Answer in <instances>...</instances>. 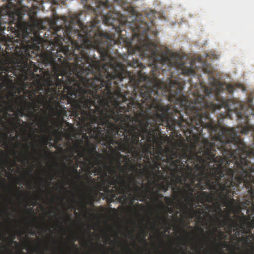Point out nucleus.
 <instances>
[{
	"mask_svg": "<svg viewBox=\"0 0 254 254\" xmlns=\"http://www.w3.org/2000/svg\"><path fill=\"white\" fill-rule=\"evenodd\" d=\"M198 230L202 233H204V229L202 228H198Z\"/></svg>",
	"mask_w": 254,
	"mask_h": 254,
	"instance_id": "nucleus-33",
	"label": "nucleus"
},
{
	"mask_svg": "<svg viewBox=\"0 0 254 254\" xmlns=\"http://www.w3.org/2000/svg\"><path fill=\"white\" fill-rule=\"evenodd\" d=\"M56 132L57 133H59L60 134H62L63 133V132L62 131H61V132H59L58 131V129L56 130Z\"/></svg>",
	"mask_w": 254,
	"mask_h": 254,
	"instance_id": "nucleus-36",
	"label": "nucleus"
},
{
	"mask_svg": "<svg viewBox=\"0 0 254 254\" xmlns=\"http://www.w3.org/2000/svg\"><path fill=\"white\" fill-rule=\"evenodd\" d=\"M31 20L32 21L34 26L39 29H43V21L41 19H39L34 17H31Z\"/></svg>",
	"mask_w": 254,
	"mask_h": 254,
	"instance_id": "nucleus-18",
	"label": "nucleus"
},
{
	"mask_svg": "<svg viewBox=\"0 0 254 254\" xmlns=\"http://www.w3.org/2000/svg\"><path fill=\"white\" fill-rule=\"evenodd\" d=\"M217 163L213 162L201 165L194 167L187 166L183 174L173 180L174 198L176 200L185 199L188 205H194V193L198 190L208 188L213 191L216 189L217 181H215L218 172Z\"/></svg>",
	"mask_w": 254,
	"mask_h": 254,
	"instance_id": "nucleus-5",
	"label": "nucleus"
},
{
	"mask_svg": "<svg viewBox=\"0 0 254 254\" xmlns=\"http://www.w3.org/2000/svg\"><path fill=\"white\" fill-rule=\"evenodd\" d=\"M25 147H26V153L25 154L24 153H21V156L22 158H23L25 160H27L29 158V146L27 145H25Z\"/></svg>",
	"mask_w": 254,
	"mask_h": 254,
	"instance_id": "nucleus-23",
	"label": "nucleus"
},
{
	"mask_svg": "<svg viewBox=\"0 0 254 254\" xmlns=\"http://www.w3.org/2000/svg\"><path fill=\"white\" fill-rule=\"evenodd\" d=\"M81 145L76 144L70 147L72 153L69 156L71 159L74 154H78L80 157H84L85 162L86 172L89 174L95 175L102 170L101 165L103 163L104 155L97 151V146L94 144L88 145L86 149L80 150Z\"/></svg>",
	"mask_w": 254,
	"mask_h": 254,
	"instance_id": "nucleus-6",
	"label": "nucleus"
},
{
	"mask_svg": "<svg viewBox=\"0 0 254 254\" xmlns=\"http://www.w3.org/2000/svg\"><path fill=\"white\" fill-rule=\"evenodd\" d=\"M63 165L66 170H68L69 172L67 175V176H71L73 173L76 174L78 177H80L79 173L77 170V168L74 167H71L69 168L64 163H63Z\"/></svg>",
	"mask_w": 254,
	"mask_h": 254,
	"instance_id": "nucleus-15",
	"label": "nucleus"
},
{
	"mask_svg": "<svg viewBox=\"0 0 254 254\" xmlns=\"http://www.w3.org/2000/svg\"><path fill=\"white\" fill-rule=\"evenodd\" d=\"M251 227L252 228H254V217H252L251 221Z\"/></svg>",
	"mask_w": 254,
	"mask_h": 254,
	"instance_id": "nucleus-29",
	"label": "nucleus"
},
{
	"mask_svg": "<svg viewBox=\"0 0 254 254\" xmlns=\"http://www.w3.org/2000/svg\"><path fill=\"white\" fill-rule=\"evenodd\" d=\"M203 191H200L197 192V196L196 197L197 200V203L198 204H201L205 206L206 209H204L202 208H197L196 210L194 209V212L195 214V218L198 220V221H202L205 219V216H206L207 217H209L210 219L212 221L214 220V218L212 216H211L210 214L207 211V210L208 209H210L211 208V206L209 204H206V203H210V202H204V203H201L199 200V195L200 193L202 192Z\"/></svg>",
	"mask_w": 254,
	"mask_h": 254,
	"instance_id": "nucleus-9",
	"label": "nucleus"
},
{
	"mask_svg": "<svg viewBox=\"0 0 254 254\" xmlns=\"http://www.w3.org/2000/svg\"><path fill=\"white\" fill-rule=\"evenodd\" d=\"M239 223H240V230H237L236 229L237 231L236 233L237 232V235L239 236L240 235V234L242 233L243 231L245 230V228L246 227V225L247 224L246 221L244 219H241L239 220Z\"/></svg>",
	"mask_w": 254,
	"mask_h": 254,
	"instance_id": "nucleus-17",
	"label": "nucleus"
},
{
	"mask_svg": "<svg viewBox=\"0 0 254 254\" xmlns=\"http://www.w3.org/2000/svg\"><path fill=\"white\" fill-rule=\"evenodd\" d=\"M73 247H75L77 249H78L77 245H75L74 243V242L71 243V245L68 247V249L71 251Z\"/></svg>",
	"mask_w": 254,
	"mask_h": 254,
	"instance_id": "nucleus-27",
	"label": "nucleus"
},
{
	"mask_svg": "<svg viewBox=\"0 0 254 254\" xmlns=\"http://www.w3.org/2000/svg\"><path fill=\"white\" fill-rule=\"evenodd\" d=\"M39 2L40 3L42 0H39Z\"/></svg>",
	"mask_w": 254,
	"mask_h": 254,
	"instance_id": "nucleus-47",
	"label": "nucleus"
},
{
	"mask_svg": "<svg viewBox=\"0 0 254 254\" xmlns=\"http://www.w3.org/2000/svg\"><path fill=\"white\" fill-rule=\"evenodd\" d=\"M30 81H32L36 90L41 89L43 87H44L45 91V94H46V86L44 82H43L41 84V85H38L34 80H30ZM48 96H47V95H42L41 93L39 94L34 98H32V96H31L29 98L31 100V102H30L25 99L24 96H16V103L19 106H21L22 104L24 105L23 107H21L20 110L19 111V113L20 115L23 116L24 115V111L27 110V113L26 114L27 117L37 119L40 116H41V114L39 113H36V111L39 110H42L41 107L45 104V101L47 97Z\"/></svg>",
	"mask_w": 254,
	"mask_h": 254,
	"instance_id": "nucleus-7",
	"label": "nucleus"
},
{
	"mask_svg": "<svg viewBox=\"0 0 254 254\" xmlns=\"http://www.w3.org/2000/svg\"><path fill=\"white\" fill-rule=\"evenodd\" d=\"M157 218L158 220V221L160 223H162L164 225L168 224L167 221L168 219V215H157Z\"/></svg>",
	"mask_w": 254,
	"mask_h": 254,
	"instance_id": "nucleus-20",
	"label": "nucleus"
},
{
	"mask_svg": "<svg viewBox=\"0 0 254 254\" xmlns=\"http://www.w3.org/2000/svg\"><path fill=\"white\" fill-rule=\"evenodd\" d=\"M68 219L70 220V221H71V219L70 218H68Z\"/></svg>",
	"mask_w": 254,
	"mask_h": 254,
	"instance_id": "nucleus-46",
	"label": "nucleus"
},
{
	"mask_svg": "<svg viewBox=\"0 0 254 254\" xmlns=\"http://www.w3.org/2000/svg\"><path fill=\"white\" fill-rule=\"evenodd\" d=\"M8 124L11 126L15 129H19V127L24 125L26 127H28V123L22 121L23 123H21V120L18 116L12 117L8 120Z\"/></svg>",
	"mask_w": 254,
	"mask_h": 254,
	"instance_id": "nucleus-10",
	"label": "nucleus"
},
{
	"mask_svg": "<svg viewBox=\"0 0 254 254\" xmlns=\"http://www.w3.org/2000/svg\"><path fill=\"white\" fill-rule=\"evenodd\" d=\"M52 179H53V178H52V177L51 179H48V180H47V181H48V183H49V185H50V184H51V180H52Z\"/></svg>",
	"mask_w": 254,
	"mask_h": 254,
	"instance_id": "nucleus-35",
	"label": "nucleus"
},
{
	"mask_svg": "<svg viewBox=\"0 0 254 254\" xmlns=\"http://www.w3.org/2000/svg\"><path fill=\"white\" fill-rule=\"evenodd\" d=\"M8 80H2L0 81V88H3L5 86V82H7Z\"/></svg>",
	"mask_w": 254,
	"mask_h": 254,
	"instance_id": "nucleus-26",
	"label": "nucleus"
},
{
	"mask_svg": "<svg viewBox=\"0 0 254 254\" xmlns=\"http://www.w3.org/2000/svg\"><path fill=\"white\" fill-rule=\"evenodd\" d=\"M215 245H216V250H217V252H218L219 250L220 246L222 247V248H226L228 246V243H227V242H221L219 244L216 243Z\"/></svg>",
	"mask_w": 254,
	"mask_h": 254,
	"instance_id": "nucleus-24",
	"label": "nucleus"
},
{
	"mask_svg": "<svg viewBox=\"0 0 254 254\" xmlns=\"http://www.w3.org/2000/svg\"><path fill=\"white\" fill-rule=\"evenodd\" d=\"M71 200H72V203H75V201H75V198H74V194H73V197H72V198H71Z\"/></svg>",
	"mask_w": 254,
	"mask_h": 254,
	"instance_id": "nucleus-32",
	"label": "nucleus"
},
{
	"mask_svg": "<svg viewBox=\"0 0 254 254\" xmlns=\"http://www.w3.org/2000/svg\"><path fill=\"white\" fill-rule=\"evenodd\" d=\"M33 136L34 139V147L33 148V151L34 152L35 154H37L38 153L41 154L42 151V147L40 146V150H39V151L36 149V147L38 146L39 144H38V140L37 139H36V138L38 137V136L37 135H36V134H33Z\"/></svg>",
	"mask_w": 254,
	"mask_h": 254,
	"instance_id": "nucleus-19",
	"label": "nucleus"
},
{
	"mask_svg": "<svg viewBox=\"0 0 254 254\" xmlns=\"http://www.w3.org/2000/svg\"><path fill=\"white\" fill-rule=\"evenodd\" d=\"M61 188H62V189H65V188L64 187V186H62V187H61Z\"/></svg>",
	"mask_w": 254,
	"mask_h": 254,
	"instance_id": "nucleus-45",
	"label": "nucleus"
},
{
	"mask_svg": "<svg viewBox=\"0 0 254 254\" xmlns=\"http://www.w3.org/2000/svg\"><path fill=\"white\" fill-rule=\"evenodd\" d=\"M26 84L24 83L23 84V86H22V88H19L18 89V91H17V93L20 95L19 96H21L20 95V94L22 93V91H23L24 93H28V94H30V92H31L30 90H27L26 88Z\"/></svg>",
	"mask_w": 254,
	"mask_h": 254,
	"instance_id": "nucleus-22",
	"label": "nucleus"
},
{
	"mask_svg": "<svg viewBox=\"0 0 254 254\" xmlns=\"http://www.w3.org/2000/svg\"><path fill=\"white\" fill-rule=\"evenodd\" d=\"M212 223H213V225L214 226V230L213 231H212L211 232V235H212L213 236V238L214 239V240L216 242L217 241V239L216 238V237H215V232L216 231H218V237L220 239H222L223 238H224V236H225V234H224V232L221 231V230H219L218 231V228L216 225V221L215 220V219H214L213 221H212Z\"/></svg>",
	"mask_w": 254,
	"mask_h": 254,
	"instance_id": "nucleus-12",
	"label": "nucleus"
},
{
	"mask_svg": "<svg viewBox=\"0 0 254 254\" xmlns=\"http://www.w3.org/2000/svg\"><path fill=\"white\" fill-rule=\"evenodd\" d=\"M168 209H169V211H170V213L172 212V209L171 208L168 207Z\"/></svg>",
	"mask_w": 254,
	"mask_h": 254,
	"instance_id": "nucleus-37",
	"label": "nucleus"
},
{
	"mask_svg": "<svg viewBox=\"0 0 254 254\" xmlns=\"http://www.w3.org/2000/svg\"><path fill=\"white\" fill-rule=\"evenodd\" d=\"M184 205L185 207L187 208L186 213L188 216V217L190 219H193V218L195 217V214L194 212V205H190V207L189 208L188 207V205L187 203L184 204Z\"/></svg>",
	"mask_w": 254,
	"mask_h": 254,
	"instance_id": "nucleus-14",
	"label": "nucleus"
},
{
	"mask_svg": "<svg viewBox=\"0 0 254 254\" xmlns=\"http://www.w3.org/2000/svg\"><path fill=\"white\" fill-rule=\"evenodd\" d=\"M254 236H253V235H252V239L253 240H254Z\"/></svg>",
	"mask_w": 254,
	"mask_h": 254,
	"instance_id": "nucleus-43",
	"label": "nucleus"
},
{
	"mask_svg": "<svg viewBox=\"0 0 254 254\" xmlns=\"http://www.w3.org/2000/svg\"><path fill=\"white\" fill-rule=\"evenodd\" d=\"M151 193L153 194L154 201L158 202L160 204V207L162 208H164V204L162 200H160V198H162L163 197V195L159 193L158 191H156L155 192H154L153 190H152V192H150L149 194Z\"/></svg>",
	"mask_w": 254,
	"mask_h": 254,
	"instance_id": "nucleus-13",
	"label": "nucleus"
},
{
	"mask_svg": "<svg viewBox=\"0 0 254 254\" xmlns=\"http://www.w3.org/2000/svg\"><path fill=\"white\" fill-rule=\"evenodd\" d=\"M15 239V236L13 235L11 238V241L13 243H14L15 245H17L18 244V243L17 241H14V239Z\"/></svg>",
	"mask_w": 254,
	"mask_h": 254,
	"instance_id": "nucleus-31",
	"label": "nucleus"
},
{
	"mask_svg": "<svg viewBox=\"0 0 254 254\" xmlns=\"http://www.w3.org/2000/svg\"><path fill=\"white\" fill-rule=\"evenodd\" d=\"M173 196H174V191H173L172 198L167 197V196L164 197V200L165 203L167 204V205L168 206L173 205L174 203L175 200L178 201L179 203H181L180 199V200L175 199L174 198Z\"/></svg>",
	"mask_w": 254,
	"mask_h": 254,
	"instance_id": "nucleus-16",
	"label": "nucleus"
},
{
	"mask_svg": "<svg viewBox=\"0 0 254 254\" xmlns=\"http://www.w3.org/2000/svg\"><path fill=\"white\" fill-rule=\"evenodd\" d=\"M0 103L2 104V107H0V109L2 110L3 109V104L6 105V106L5 107L4 109V112L5 113V115L3 117V118L4 119H6V118L7 116H11V114L9 113H8L7 112H13V105L11 101H9V102H6L3 100V98L2 96H0Z\"/></svg>",
	"mask_w": 254,
	"mask_h": 254,
	"instance_id": "nucleus-11",
	"label": "nucleus"
},
{
	"mask_svg": "<svg viewBox=\"0 0 254 254\" xmlns=\"http://www.w3.org/2000/svg\"><path fill=\"white\" fill-rule=\"evenodd\" d=\"M39 122L40 123V127L42 128L41 129V131L43 132L44 131V129L46 128H47L48 129L51 128L50 126L46 123L42 118L39 120Z\"/></svg>",
	"mask_w": 254,
	"mask_h": 254,
	"instance_id": "nucleus-21",
	"label": "nucleus"
},
{
	"mask_svg": "<svg viewBox=\"0 0 254 254\" xmlns=\"http://www.w3.org/2000/svg\"><path fill=\"white\" fill-rule=\"evenodd\" d=\"M116 155L111 156L109 164H104V171L100 175V180L96 182V179L91 180L95 184L97 193L103 199L110 197L114 201L116 195L121 194L120 202H125L127 195L135 200L144 202L148 198V195L153 190L152 185L158 186L160 190L166 192L169 188L173 190L174 178L183 174V170L176 168V165L172 166L163 165L159 162L158 171L153 173L152 166L155 161L143 159L146 163L144 170L138 168L141 163L135 165L130 163L129 155L121 154L119 151H114ZM113 153V152H112Z\"/></svg>",
	"mask_w": 254,
	"mask_h": 254,
	"instance_id": "nucleus-3",
	"label": "nucleus"
},
{
	"mask_svg": "<svg viewBox=\"0 0 254 254\" xmlns=\"http://www.w3.org/2000/svg\"><path fill=\"white\" fill-rule=\"evenodd\" d=\"M51 140L52 138L50 136H43L42 137V141L44 146H46L48 144V141Z\"/></svg>",
	"mask_w": 254,
	"mask_h": 254,
	"instance_id": "nucleus-25",
	"label": "nucleus"
},
{
	"mask_svg": "<svg viewBox=\"0 0 254 254\" xmlns=\"http://www.w3.org/2000/svg\"><path fill=\"white\" fill-rule=\"evenodd\" d=\"M34 132H37L38 130H37V129L36 128H35L34 129Z\"/></svg>",
	"mask_w": 254,
	"mask_h": 254,
	"instance_id": "nucleus-38",
	"label": "nucleus"
},
{
	"mask_svg": "<svg viewBox=\"0 0 254 254\" xmlns=\"http://www.w3.org/2000/svg\"><path fill=\"white\" fill-rule=\"evenodd\" d=\"M63 32L69 44L64 48L56 45L55 53L62 52L57 60L52 51L40 57L50 69L45 76H38L37 84L44 82L49 102L54 103L51 111L56 116V127H62L67 116L64 104H70L71 116L88 136L114 152L129 94L118 84L124 78L130 82L134 79L135 69H127L133 61H127L126 67L110 55L117 41L95 20L75 30V37L69 30Z\"/></svg>",
	"mask_w": 254,
	"mask_h": 254,
	"instance_id": "nucleus-2",
	"label": "nucleus"
},
{
	"mask_svg": "<svg viewBox=\"0 0 254 254\" xmlns=\"http://www.w3.org/2000/svg\"><path fill=\"white\" fill-rule=\"evenodd\" d=\"M2 107V104L0 103V107Z\"/></svg>",
	"mask_w": 254,
	"mask_h": 254,
	"instance_id": "nucleus-44",
	"label": "nucleus"
},
{
	"mask_svg": "<svg viewBox=\"0 0 254 254\" xmlns=\"http://www.w3.org/2000/svg\"><path fill=\"white\" fill-rule=\"evenodd\" d=\"M174 249H175V251L177 253V254H179L178 253V250L176 249V248H174Z\"/></svg>",
	"mask_w": 254,
	"mask_h": 254,
	"instance_id": "nucleus-42",
	"label": "nucleus"
},
{
	"mask_svg": "<svg viewBox=\"0 0 254 254\" xmlns=\"http://www.w3.org/2000/svg\"><path fill=\"white\" fill-rule=\"evenodd\" d=\"M127 249L129 251H131V249H130V248L129 247H127Z\"/></svg>",
	"mask_w": 254,
	"mask_h": 254,
	"instance_id": "nucleus-41",
	"label": "nucleus"
},
{
	"mask_svg": "<svg viewBox=\"0 0 254 254\" xmlns=\"http://www.w3.org/2000/svg\"><path fill=\"white\" fill-rule=\"evenodd\" d=\"M188 81L190 83V84H191V83H190V82H191V79H190V78L188 80Z\"/></svg>",
	"mask_w": 254,
	"mask_h": 254,
	"instance_id": "nucleus-39",
	"label": "nucleus"
},
{
	"mask_svg": "<svg viewBox=\"0 0 254 254\" xmlns=\"http://www.w3.org/2000/svg\"><path fill=\"white\" fill-rule=\"evenodd\" d=\"M129 54L148 59L152 77L142 72L145 68L137 59L129 64L135 71L134 87L125 100L126 110L114 151L131 155L134 159L155 161L153 173L159 162L181 170L217 162L224 150L236 146L240 138L210 117V112L224 108L226 116L234 113L238 124L247 126L254 107L234 102L220 95L222 84L214 79L210 87L200 84L190 89L192 97L184 95L185 82L180 76H196L192 61L187 63L179 54L157 46H125Z\"/></svg>",
	"mask_w": 254,
	"mask_h": 254,
	"instance_id": "nucleus-1",
	"label": "nucleus"
},
{
	"mask_svg": "<svg viewBox=\"0 0 254 254\" xmlns=\"http://www.w3.org/2000/svg\"><path fill=\"white\" fill-rule=\"evenodd\" d=\"M95 1V6H90L88 3V0H82V2H85L89 5L91 10H92L94 14L97 16L101 17L103 23L106 25H113L114 19L108 14H104L103 10L105 9H109L110 6L108 4V1L106 0L105 1L101 0H93Z\"/></svg>",
	"mask_w": 254,
	"mask_h": 254,
	"instance_id": "nucleus-8",
	"label": "nucleus"
},
{
	"mask_svg": "<svg viewBox=\"0 0 254 254\" xmlns=\"http://www.w3.org/2000/svg\"><path fill=\"white\" fill-rule=\"evenodd\" d=\"M251 254H254V244L253 243L251 244Z\"/></svg>",
	"mask_w": 254,
	"mask_h": 254,
	"instance_id": "nucleus-30",
	"label": "nucleus"
},
{
	"mask_svg": "<svg viewBox=\"0 0 254 254\" xmlns=\"http://www.w3.org/2000/svg\"><path fill=\"white\" fill-rule=\"evenodd\" d=\"M254 155L253 150L249 151L241 139L236 146L229 150H224L223 157L218 158L217 163L218 172L215 181H217L216 189L211 193L201 192L199 195V200L201 203L212 202L215 195L218 196L224 206L233 209L237 202L233 198L234 187H240V185L244 187L250 197L245 204L251 205V211L254 212V177L252 173L254 172V164L250 161L251 155Z\"/></svg>",
	"mask_w": 254,
	"mask_h": 254,
	"instance_id": "nucleus-4",
	"label": "nucleus"
},
{
	"mask_svg": "<svg viewBox=\"0 0 254 254\" xmlns=\"http://www.w3.org/2000/svg\"><path fill=\"white\" fill-rule=\"evenodd\" d=\"M214 216L216 218V220H217V221L219 222V224L220 225V226L222 227L223 226V224L221 223L220 218L217 217L216 215H215Z\"/></svg>",
	"mask_w": 254,
	"mask_h": 254,
	"instance_id": "nucleus-28",
	"label": "nucleus"
},
{
	"mask_svg": "<svg viewBox=\"0 0 254 254\" xmlns=\"http://www.w3.org/2000/svg\"><path fill=\"white\" fill-rule=\"evenodd\" d=\"M18 161L20 162L21 161V158L20 157H18V160H17Z\"/></svg>",
	"mask_w": 254,
	"mask_h": 254,
	"instance_id": "nucleus-40",
	"label": "nucleus"
},
{
	"mask_svg": "<svg viewBox=\"0 0 254 254\" xmlns=\"http://www.w3.org/2000/svg\"><path fill=\"white\" fill-rule=\"evenodd\" d=\"M146 235H145L144 236V237H143V239L144 242H145V244H148V242H147L146 241V240L145 239V237H146Z\"/></svg>",
	"mask_w": 254,
	"mask_h": 254,
	"instance_id": "nucleus-34",
	"label": "nucleus"
}]
</instances>
